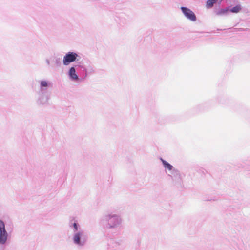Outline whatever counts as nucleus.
<instances>
[{
	"instance_id": "obj_4",
	"label": "nucleus",
	"mask_w": 250,
	"mask_h": 250,
	"mask_svg": "<svg viewBox=\"0 0 250 250\" xmlns=\"http://www.w3.org/2000/svg\"><path fill=\"white\" fill-rule=\"evenodd\" d=\"M69 75L73 79L77 80L78 79V77L76 74L75 69L73 67H71L69 70Z\"/></svg>"
},
{
	"instance_id": "obj_12",
	"label": "nucleus",
	"mask_w": 250,
	"mask_h": 250,
	"mask_svg": "<svg viewBox=\"0 0 250 250\" xmlns=\"http://www.w3.org/2000/svg\"><path fill=\"white\" fill-rule=\"evenodd\" d=\"M115 225H116V224L113 225L111 226V227H114V226H115Z\"/></svg>"
},
{
	"instance_id": "obj_5",
	"label": "nucleus",
	"mask_w": 250,
	"mask_h": 250,
	"mask_svg": "<svg viewBox=\"0 0 250 250\" xmlns=\"http://www.w3.org/2000/svg\"><path fill=\"white\" fill-rule=\"evenodd\" d=\"M81 233L80 232L77 233L75 234L74 236V241L77 244H80V237Z\"/></svg>"
},
{
	"instance_id": "obj_2",
	"label": "nucleus",
	"mask_w": 250,
	"mask_h": 250,
	"mask_svg": "<svg viewBox=\"0 0 250 250\" xmlns=\"http://www.w3.org/2000/svg\"><path fill=\"white\" fill-rule=\"evenodd\" d=\"M78 55L73 52H69L65 56H64L63 59V63L65 65H67L72 62H74Z\"/></svg>"
},
{
	"instance_id": "obj_7",
	"label": "nucleus",
	"mask_w": 250,
	"mask_h": 250,
	"mask_svg": "<svg viewBox=\"0 0 250 250\" xmlns=\"http://www.w3.org/2000/svg\"><path fill=\"white\" fill-rule=\"evenodd\" d=\"M217 1V0H208L206 3V7L208 8L212 7Z\"/></svg>"
},
{
	"instance_id": "obj_11",
	"label": "nucleus",
	"mask_w": 250,
	"mask_h": 250,
	"mask_svg": "<svg viewBox=\"0 0 250 250\" xmlns=\"http://www.w3.org/2000/svg\"><path fill=\"white\" fill-rule=\"evenodd\" d=\"M73 226H74V228L75 229L76 231H77L78 230V227H77V225L76 223H74L73 224Z\"/></svg>"
},
{
	"instance_id": "obj_3",
	"label": "nucleus",
	"mask_w": 250,
	"mask_h": 250,
	"mask_svg": "<svg viewBox=\"0 0 250 250\" xmlns=\"http://www.w3.org/2000/svg\"><path fill=\"white\" fill-rule=\"evenodd\" d=\"M181 9L187 18L192 21H196V16L190 9L184 7H182Z\"/></svg>"
},
{
	"instance_id": "obj_9",
	"label": "nucleus",
	"mask_w": 250,
	"mask_h": 250,
	"mask_svg": "<svg viewBox=\"0 0 250 250\" xmlns=\"http://www.w3.org/2000/svg\"><path fill=\"white\" fill-rule=\"evenodd\" d=\"M241 10L240 5H236L231 9L230 11L232 13H238Z\"/></svg>"
},
{
	"instance_id": "obj_6",
	"label": "nucleus",
	"mask_w": 250,
	"mask_h": 250,
	"mask_svg": "<svg viewBox=\"0 0 250 250\" xmlns=\"http://www.w3.org/2000/svg\"><path fill=\"white\" fill-rule=\"evenodd\" d=\"M161 161L166 168L168 169L169 170H171L172 169L173 167L170 164L167 162L166 161L163 160L162 159H161Z\"/></svg>"
},
{
	"instance_id": "obj_1",
	"label": "nucleus",
	"mask_w": 250,
	"mask_h": 250,
	"mask_svg": "<svg viewBox=\"0 0 250 250\" xmlns=\"http://www.w3.org/2000/svg\"><path fill=\"white\" fill-rule=\"evenodd\" d=\"M7 233L5 230V224L0 220V243L4 244L7 239Z\"/></svg>"
},
{
	"instance_id": "obj_8",
	"label": "nucleus",
	"mask_w": 250,
	"mask_h": 250,
	"mask_svg": "<svg viewBox=\"0 0 250 250\" xmlns=\"http://www.w3.org/2000/svg\"><path fill=\"white\" fill-rule=\"evenodd\" d=\"M113 221L116 222V224H119L120 222V219L117 216L112 217L108 220L109 223L111 224Z\"/></svg>"
},
{
	"instance_id": "obj_10",
	"label": "nucleus",
	"mask_w": 250,
	"mask_h": 250,
	"mask_svg": "<svg viewBox=\"0 0 250 250\" xmlns=\"http://www.w3.org/2000/svg\"><path fill=\"white\" fill-rule=\"evenodd\" d=\"M41 84L42 86L46 87L47 86V82L44 81H42Z\"/></svg>"
}]
</instances>
